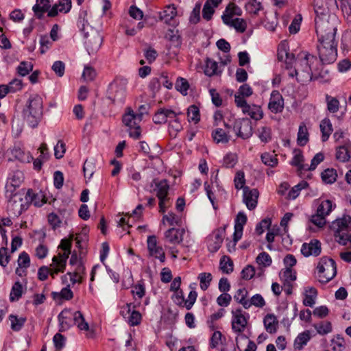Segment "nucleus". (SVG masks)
<instances>
[{
    "label": "nucleus",
    "instance_id": "c03bdc74",
    "mask_svg": "<svg viewBox=\"0 0 351 351\" xmlns=\"http://www.w3.org/2000/svg\"><path fill=\"white\" fill-rule=\"evenodd\" d=\"M321 176L324 183L332 184L337 180V173L334 169H327L322 173Z\"/></svg>",
    "mask_w": 351,
    "mask_h": 351
},
{
    "label": "nucleus",
    "instance_id": "5fc2aeb1",
    "mask_svg": "<svg viewBox=\"0 0 351 351\" xmlns=\"http://www.w3.org/2000/svg\"><path fill=\"white\" fill-rule=\"evenodd\" d=\"M308 184L306 181H302L294 186L288 193V197L291 199H295L300 194L302 189L306 188Z\"/></svg>",
    "mask_w": 351,
    "mask_h": 351
},
{
    "label": "nucleus",
    "instance_id": "e433bc0d",
    "mask_svg": "<svg viewBox=\"0 0 351 351\" xmlns=\"http://www.w3.org/2000/svg\"><path fill=\"white\" fill-rule=\"evenodd\" d=\"M248 295V292L245 288H241L237 291L234 295V299L242 304V306L245 308H249L248 300H247V297Z\"/></svg>",
    "mask_w": 351,
    "mask_h": 351
},
{
    "label": "nucleus",
    "instance_id": "6e6552de",
    "mask_svg": "<svg viewBox=\"0 0 351 351\" xmlns=\"http://www.w3.org/2000/svg\"><path fill=\"white\" fill-rule=\"evenodd\" d=\"M337 41L336 39L319 40L317 46L319 60L323 64L335 62L337 58Z\"/></svg>",
    "mask_w": 351,
    "mask_h": 351
},
{
    "label": "nucleus",
    "instance_id": "09e8293b",
    "mask_svg": "<svg viewBox=\"0 0 351 351\" xmlns=\"http://www.w3.org/2000/svg\"><path fill=\"white\" fill-rule=\"evenodd\" d=\"M73 320L74 322V325L79 329H89L88 324L85 322L81 312H75L73 314Z\"/></svg>",
    "mask_w": 351,
    "mask_h": 351
},
{
    "label": "nucleus",
    "instance_id": "20e7f679",
    "mask_svg": "<svg viewBox=\"0 0 351 351\" xmlns=\"http://www.w3.org/2000/svg\"><path fill=\"white\" fill-rule=\"evenodd\" d=\"M43 116V99L34 94L31 95L27 101L25 107L23 110V119L32 128L38 125Z\"/></svg>",
    "mask_w": 351,
    "mask_h": 351
},
{
    "label": "nucleus",
    "instance_id": "79ce46f5",
    "mask_svg": "<svg viewBox=\"0 0 351 351\" xmlns=\"http://www.w3.org/2000/svg\"><path fill=\"white\" fill-rule=\"evenodd\" d=\"M206 66L204 69V73L208 76H213L217 75L218 64L216 61L207 58L205 61Z\"/></svg>",
    "mask_w": 351,
    "mask_h": 351
},
{
    "label": "nucleus",
    "instance_id": "603ef678",
    "mask_svg": "<svg viewBox=\"0 0 351 351\" xmlns=\"http://www.w3.org/2000/svg\"><path fill=\"white\" fill-rule=\"evenodd\" d=\"M266 329H276L278 326V320L274 314H267L263 319Z\"/></svg>",
    "mask_w": 351,
    "mask_h": 351
},
{
    "label": "nucleus",
    "instance_id": "dca6fc26",
    "mask_svg": "<svg viewBox=\"0 0 351 351\" xmlns=\"http://www.w3.org/2000/svg\"><path fill=\"white\" fill-rule=\"evenodd\" d=\"M110 97L113 101H122L125 93V82L123 80H115L108 88Z\"/></svg>",
    "mask_w": 351,
    "mask_h": 351
},
{
    "label": "nucleus",
    "instance_id": "2f4dec72",
    "mask_svg": "<svg viewBox=\"0 0 351 351\" xmlns=\"http://www.w3.org/2000/svg\"><path fill=\"white\" fill-rule=\"evenodd\" d=\"M228 339L222 335L220 330H215L210 338V346L213 348H220L226 343H228Z\"/></svg>",
    "mask_w": 351,
    "mask_h": 351
},
{
    "label": "nucleus",
    "instance_id": "4be33fe9",
    "mask_svg": "<svg viewBox=\"0 0 351 351\" xmlns=\"http://www.w3.org/2000/svg\"><path fill=\"white\" fill-rule=\"evenodd\" d=\"M184 229L171 228L164 233L165 241L171 244H179L183 241Z\"/></svg>",
    "mask_w": 351,
    "mask_h": 351
},
{
    "label": "nucleus",
    "instance_id": "864d4df0",
    "mask_svg": "<svg viewBox=\"0 0 351 351\" xmlns=\"http://www.w3.org/2000/svg\"><path fill=\"white\" fill-rule=\"evenodd\" d=\"M69 287L70 285H68L66 287L62 289L60 292L53 293V298L56 300L60 298L66 300H71L73 297V293Z\"/></svg>",
    "mask_w": 351,
    "mask_h": 351
},
{
    "label": "nucleus",
    "instance_id": "9b49d317",
    "mask_svg": "<svg viewBox=\"0 0 351 351\" xmlns=\"http://www.w3.org/2000/svg\"><path fill=\"white\" fill-rule=\"evenodd\" d=\"M301 51L298 55V60L295 62L294 69H293V64L295 62V56L292 53L289 52L287 45L285 43H280L278 49V58L280 61H284L285 64V69L289 71L288 75L291 71L294 72L297 66V63L299 60V55L302 53Z\"/></svg>",
    "mask_w": 351,
    "mask_h": 351
},
{
    "label": "nucleus",
    "instance_id": "680f3d73",
    "mask_svg": "<svg viewBox=\"0 0 351 351\" xmlns=\"http://www.w3.org/2000/svg\"><path fill=\"white\" fill-rule=\"evenodd\" d=\"M141 314L134 308H132L128 317L129 324L131 326H137L141 323Z\"/></svg>",
    "mask_w": 351,
    "mask_h": 351
},
{
    "label": "nucleus",
    "instance_id": "72a5a7b5",
    "mask_svg": "<svg viewBox=\"0 0 351 351\" xmlns=\"http://www.w3.org/2000/svg\"><path fill=\"white\" fill-rule=\"evenodd\" d=\"M177 15L176 8L174 5H169L165 7V10L160 13V19L166 23H169Z\"/></svg>",
    "mask_w": 351,
    "mask_h": 351
},
{
    "label": "nucleus",
    "instance_id": "aec40b11",
    "mask_svg": "<svg viewBox=\"0 0 351 351\" xmlns=\"http://www.w3.org/2000/svg\"><path fill=\"white\" fill-rule=\"evenodd\" d=\"M258 195L257 189H250L248 186L243 188V202L249 210H254L256 207Z\"/></svg>",
    "mask_w": 351,
    "mask_h": 351
},
{
    "label": "nucleus",
    "instance_id": "13d9d810",
    "mask_svg": "<svg viewBox=\"0 0 351 351\" xmlns=\"http://www.w3.org/2000/svg\"><path fill=\"white\" fill-rule=\"evenodd\" d=\"M175 86L176 90L180 92L183 95H187L189 84L186 79L183 77H178Z\"/></svg>",
    "mask_w": 351,
    "mask_h": 351
},
{
    "label": "nucleus",
    "instance_id": "f3484780",
    "mask_svg": "<svg viewBox=\"0 0 351 351\" xmlns=\"http://www.w3.org/2000/svg\"><path fill=\"white\" fill-rule=\"evenodd\" d=\"M313 5L315 15H326L337 7L336 0H314Z\"/></svg>",
    "mask_w": 351,
    "mask_h": 351
},
{
    "label": "nucleus",
    "instance_id": "58836bf2",
    "mask_svg": "<svg viewBox=\"0 0 351 351\" xmlns=\"http://www.w3.org/2000/svg\"><path fill=\"white\" fill-rule=\"evenodd\" d=\"M308 141V132L304 123H301L299 126L297 142L300 146H304Z\"/></svg>",
    "mask_w": 351,
    "mask_h": 351
},
{
    "label": "nucleus",
    "instance_id": "423d86ee",
    "mask_svg": "<svg viewBox=\"0 0 351 351\" xmlns=\"http://www.w3.org/2000/svg\"><path fill=\"white\" fill-rule=\"evenodd\" d=\"M337 266L335 261L326 256L319 259L315 271V278L322 284H326L335 278Z\"/></svg>",
    "mask_w": 351,
    "mask_h": 351
},
{
    "label": "nucleus",
    "instance_id": "7ed1b4c3",
    "mask_svg": "<svg viewBox=\"0 0 351 351\" xmlns=\"http://www.w3.org/2000/svg\"><path fill=\"white\" fill-rule=\"evenodd\" d=\"M318 40L335 39L338 21L335 15H317L315 19Z\"/></svg>",
    "mask_w": 351,
    "mask_h": 351
},
{
    "label": "nucleus",
    "instance_id": "c85d7f7f",
    "mask_svg": "<svg viewBox=\"0 0 351 351\" xmlns=\"http://www.w3.org/2000/svg\"><path fill=\"white\" fill-rule=\"evenodd\" d=\"M50 1L51 0H36V4L32 8V10L38 19H42L44 14L49 10L51 7Z\"/></svg>",
    "mask_w": 351,
    "mask_h": 351
},
{
    "label": "nucleus",
    "instance_id": "a878e982",
    "mask_svg": "<svg viewBox=\"0 0 351 351\" xmlns=\"http://www.w3.org/2000/svg\"><path fill=\"white\" fill-rule=\"evenodd\" d=\"M182 113H176L170 109L160 108L155 113L153 121L156 124H162L167 122L168 118L174 117Z\"/></svg>",
    "mask_w": 351,
    "mask_h": 351
},
{
    "label": "nucleus",
    "instance_id": "f704fd0d",
    "mask_svg": "<svg viewBox=\"0 0 351 351\" xmlns=\"http://www.w3.org/2000/svg\"><path fill=\"white\" fill-rule=\"evenodd\" d=\"M171 119L172 120H170L169 122V132L171 137L176 138L178 134L183 129V127L180 119L178 118V115Z\"/></svg>",
    "mask_w": 351,
    "mask_h": 351
},
{
    "label": "nucleus",
    "instance_id": "49530a36",
    "mask_svg": "<svg viewBox=\"0 0 351 351\" xmlns=\"http://www.w3.org/2000/svg\"><path fill=\"white\" fill-rule=\"evenodd\" d=\"M220 269L226 274H230L233 271V262L230 257L223 256L219 263Z\"/></svg>",
    "mask_w": 351,
    "mask_h": 351
},
{
    "label": "nucleus",
    "instance_id": "0eeeda50",
    "mask_svg": "<svg viewBox=\"0 0 351 351\" xmlns=\"http://www.w3.org/2000/svg\"><path fill=\"white\" fill-rule=\"evenodd\" d=\"M151 187L158 199L159 212L164 213L170 206L169 184L166 179H154Z\"/></svg>",
    "mask_w": 351,
    "mask_h": 351
},
{
    "label": "nucleus",
    "instance_id": "de8ad7c7",
    "mask_svg": "<svg viewBox=\"0 0 351 351\" xmlns=\"http://www.w3.org/2000/svg\"><path fill=\"white\" fill-rule=\"evenodd\" d=\"M86 16L87 12L86 11H84L80 14L77 20V26L80 28V29L82 32H84V35L85 34V32H87V31L90 32V29H93L91 27L89 26Z\"/></svg>",
    "mask_w": 351,
    "mask_h": 351
},
{
    "label": "nucleus",
    "instance_id": "6ab92c4d",
    "mask_svg": "<svg viewBox=\"0 0 351 351\" xmlns=\"http://www.w3.org/2000/svg\"><path fill=\"white\" fill-rule=\"evenodd\" d=\"M247 222L246 215L241 212H239L235 219L234 232L233 234V243L232 247L234 248L237 243L241 239L243 235V226Z\"/></svg>",
    "mask_w": 351,
    "mask_h": 351
},
{
    "label": "nucleus",
    "instance_id": "ddd939ff",
    "mask_svg": "<svg viewBox=\"0 0 351 351\" xmlns=\"http://www.w3.org/2000/svg\"><path fill=\"white\" fill-rule=\"evenodd\" d=\"M147 243L149 255L158 259L161 263H164L165 261V253L162 247L158 244L156 236H149Z\"/></svg>",
    "mask_w": 351,
    "mask_h": 351
},
{
    "label": "nucleus",
    "instance_id": "a19ab883",
    "mask_svg": "<svg viewBox=\"0 0 351 351\" xmlns=\"http://www.w3.org/2000/svg\"><path fill=\"white\" fill-rule=\"evenodd\" d=\"M335 206L332 204V202L329 199L323 200L320 202L317 208V212L325 217L328 215L333 207Z\"/></svg>",
    "mask_w": 351,
    "mask_h": 351
},
{
    "label": "nucleus",
    "instance_id": "4c0bfd02",
    "mask_svg": "<svg viewBox=\"0 0 351 351\" xmlns=\"http://www.w3.org/2000/svg\"><path fill=\"white\" fill-rule=\"evenodd\" d=\"M226 25L233 27L237 32L243 33L246 30L247 23L241 18H235L229 21L228 23H225Z\"/></svg>",
    "mask_w": 351,
    "mask_h": 351
},
{
    "label": "nucleus",
    "instance_id": "9d476101",
    "mask_svg": "<svg viewBox=\"0 0 351 351\" xmlns=\"http://www.w3.org/2000/svg\"><path fill=\"white\" fill-rule=\"evenodd\" d=\"M85 45L89 54L96 53L100 48L103 38L95 29H90V32H85Z\"/></svg>",
    "mask_w": 351,
    "mask_h": 351
},
{
    "label": "nucleus",
    "instance_id": "5701e85b",
    "mask_svg": "<svg viewBox=\"0 0 351 351\" xmlns=\"http://www.w3.org/2000/svg\"><path fill=\"white\" fill-rule=\"evenodd\" d=\"M351 158V143L343 140L342 145L337 148L336 158L343 162H347Z\"/></svg>",
    "mask_w": 351,
    "mask_h": 351
},
{
    "label": "nucleus",
    "instance_id": "f8f14e48",
    "mask_svg": "<svg viewBox=\"0 0 351 351\" xmlns=\"http://www.w3.org/2000/svg\"><path fill=\"white\" fill-rule=\"evenodd\" d=\"M233 130L238 137L243 139L249 138L253 134L252 122L248 119H236L233 123Z\"/></svg>",
    "mask_w": 351,
    "mask_h": 351
},
{
    "label": "nucleus",
    "instance_id": "2eb2a0df",
    "mask_svg": "<svg viewBox=\"0 0 351 351\" xmlns=\"http://www.w3.org/2000/svg\"><path fill=\"white\" fill-rule=\"evenodd\" d=\"M226 226L215 230L208 239V248L211 252H216L221 247L225 236Z\"/></svg>",
    "mask_w": 351,
    "mask_h": 351
},
{
    "label": "nucleus",
    "instance_id": "c9c22d12",
    "mask_svg": "<svg viewBox=\"0 0 351 351\" xmlns=\"http://www.w3.org/2000/svg\"><path fill=\"white\" fill-rule=\"evenodd\" d=\"M310 339L311 335L308 330L300 333L294 341V348L298 350H302Z\"/></svg>",
    "mask_w": 351,
    "mask_h": 351
},
{
    "label": "nucleus",
    "instance_id": "c756f323",
    "mask_svg": "<svg viewBox=\"0 0 351 351\" xmlns=\"http://www.w3.org/2000/svg\"><path fill=\"white\" fill-rule=\"evenodd\" d=\"M212 137L216 143L226 144L230 140L229 131H226L222 128H217L212 132Z\"/></svg>",
    "mask_w": 351,
    "mask_h": 351
},
{
    "label": "nucleus",
    "instance_id": "e2e57ef3",
    "mask_svg": "<svg viewBox=\"0 0 351 351\" xmlns=\"http://www.w3.org/2000/svg\"><path fill=\"white\" fill-rule=\"evenodd\" d=\"M33 69V64L30 62H21L17 68L18 73L21 76H25Z\"/></svg>",
    "mask_w": 351,
    "mask_h": 351
},
{
    "label": "nucleus",
    "instance_id": "69168bd1",
    "mask_svg": "<svg viewBox=\"0 0 351 351\" xmlns=\"http://www.w3.org/2000/svg\"><path fill=\"white\" fill-rule=\"evenodd\" d=\"M237 156L235 154L229 153L223 158V165L226 168H232L237 162Z\"/></svg>",
    "mask_w": 351,
    "mask_h": 351
},
{
    "label": "nucleus",
    "instance_id": "39448f33",
    "mask_svg": "<svg viewBox=\"0 0 351 351\" xmlns=\"http://www.w3.org/2000/svg\"><path fill=\"white\" fill-rule=\"evenodd\" d=\"M330 228L337 242L351 247V217L343 215L332 222Z\"/></svg>",
    "mask_w": 351,
    "mask_h": 351
},
{
    "label": "nucleus",
    "instance_id": "3c124183",
    "mask_svg": "<svg viewBox=\"0 0 351 351\" xmlns=\"http://www.w3.org/2000/svg\"><path fill=\"white\" fill-rule=\"evenodd\" d=\"M23 287L19 282H16L11 289L10 300L11 302L17 301L21 297Z\"/></svg>",
    "mask_w": 351,
    "mask_h": 351
},
{
    "label": "nucleus",
    "instance_id": "0e129e2a",
    "mask_svg": "<svg viewBox=\"0 0 351 351\" xmlns=\"http://www.w3.org/2000/svg\"><path fill=\"white\" fill-rule=\"evenodd\" d=\"M234 186L235 188L238 190L245 188L244 186L245 183V174L242 171H239L237 172L234 179Z\"/></svg>",
    "mask_w": 351,
    "mask_h": 351
},
{
    "label": "nucleus",
    "instance_id": "393cba45",
    "mask_svg": "<svg viewBox=\"0 0 351 351\" xmlns=\"http://www.w3.org/2000/svg\"><path fill=\"white\" fill-rule=\"evenodd\" d=\"M71 8V0H60L58 4H55L47 11L49 17H55L58 12L67 13Z\"/></svg>",
    "mask_w": 351,
    "mask_h": 351
},
{
    "label": "nucleus",
    "instance_id": "a18cd8bd",
    "mask_svg": "<svg viewBox=\"0 0 351 351\" xmlns=\"http://www.w3.org/2000/svg\"><path fill=\"white\" fill-rule=\"evenodd\" d=\"M261 160L262 162L267 166H269L271 167H275L278 164V160L276 157V154H274V153L270 154L268 152H265L262 154L261 156Z\"/></svg>",
    "mask_w": 351,
    "mask_h": 351
},
{
    "label": "nucleus",
    "instance_id": "bb28decb",
    "mask_svg": "<svg viewBox=\"0 0 351 351\" xmlns=\"http://www.w3.org/2000/svg\"><path fill=\"white\" fill-rule=\"evenodd\" d=\"M131 293L134 298L133 308L139 307L141 305V300L145 295V287L143 284H137L132 287Z\"/></svg>",
    "mask_w": 351,
    "mask_h": 351
},
{
    "label": "nucleus",
    "instance_id": "052dcab7",
    "mask_svg": "<svg viewBox=\"0 0 351 351\" xmlns=\"http://www.w3.org/2000/svg\"><path fill=\"white\" fill-rule=\"evenodd\" d=\"M9 320L10 321L11 328L12 329H15L22 328L24 326L26 318L23 317H19L16 315H10L9 316Z\"/></svg>",
    "mask_w": 351,
    "mask_h": 351
},
{
    "label": "nucleus",
    "instance_id": "774afa93",
    "mask_svg": "<svg viewBox=\"0 0 351 351\" xmlns=\"http://www.w3.org/2000/svg\"><path fill=\"white\" fill-rule=\"evenodd\" d=\"M271 258L266 252L260 253L256 257V263L264 267H268L271 264Z\"/></svg>",
    "mask_w": 351,
    "mask_h": 351
},
{
    "label": "nucleus",
    "instance_id": "7c9ffc66",
    "mask_svg": "<svg viewBox=\"0 0 351 351\" xmlns=\"http://www.w3.org/2000/svg\"><path fill=\"white\" fill-rule=\"evenodd\" d=\"M243 113L249 115L252 119L260 120L263 117V112L260 106L248 105L243 110Z\"/></svg>",
    "mask_w": 351,
    "mask_h": 351
},
{
    "label": "nucleus",
    "instance_id": "ea45409f",
    "mask_svg": "<svg viewBox=\"0 0 351 351\" xmlns=\"http://www.w3.org/2000/svg\"><path fill=\"white\" fill-rule=\"evenodd\" d=\"M320 130L322 133V140L325 142L328 139L332 131V124L329 119H325L321 121Z\"/></svg>",
    "mask_w": 351,
    "mask_h": 351
},
{
    "label": "nucleus",
    "instance_id": "f03ea898",
    "mask_svg": "<svg viewBox=\"0 0 351 351\" xmlns=\"http://www.w3.org/2000/svg\"><path fill=\"white\" fill-rule=\"evenodd\" d=\"M19 183L12 179L5 185V195L8 199V210L13 217H19L26 210L30 204L31 197L29 196L32 189L27 192L24 189H19Z\"/></svg>",
    "mask_w": 351,
    "mask_h": 351
},
{
    "label": "nucleus",
    "instance_id": "f257e3e1",
    "mask_svg": "<svg viewBox=\"0 0 351 351\" xmlns=\"http://www.w3.org/2000/svg\"><path fill=\"white\" fill-rule=\"evenodd\" d=\"M323 65L317 57L306 51L299 55L297 66L293 71L289 73L291 77H295L298 82L305 84L317 79L328 80L329 71L320 67Z\"/></svg>",
    "mask_w": 351,
    "mask_h": 351
},
{
    "label": "nucleus",
    "instance_id": "8fccbe9b",
    "mask_svg": "<svg viewBox=\"0 0 351 351\" xmlns=\"http://www.w3.org/2000/svg\"><path fill=\"white\" fill-rule=\"evenodd\" d=\"M326 101L327 104V109L330 112L335 113L339 110V101L336 97L326 95Z\"/></svg>",
    "mask_w": 351,
    "mask_h": 351
},
{
    "label": "nucleus",
    "instance_id": "1a4fd4ad",
    "mask_svg": "<svg viewBox=\"0 0 351 351\" xmlns=\"http://www.w3.org/2000/svg\"><path fill=\"white\" fill-rule=\"evenodd\" d=\"M143 113H135L130 108L123 116V123L129 128V136L134 139H138L141 136V129L139 125L143 119Z\"/></svg>",
    "mask_w": 351,
    "mask_h": 351
},
{
    "label": "nucleus",
    "instance_id": "a211bd4d",
    "mask_svg": "<svg viewBox=\"0 0 351 351\" xmlns=\"http://www.w3.org/2000/svg\"><path fill=\"white\" fill-rule=\"evenodd\" d=\"M268 108L273 113H280L284 109V99L278 90H273L271 93Z\"/></svg>",
    "mask_w": 351,
    "mask_h": 351
},
{
    "label": "nucleus",
    "instance_id": "338daca9",
    "mask_svg": "<svg viewBox=\"0 0 351 351\" xmlns=\"http://www.w3.org/2000/svg\"><path fill=\"white\" fill-rule=\"evenodd\" d=\"M215 8V6L206 1L202 10L203 18L206 21L210 20Z\"/></svg>",
    "mask_w": 351,
    "mask_h": 351
},
{
    "label": "nucleus",
    "instance_id": "4d7b16f0",
    "mask_svg": "<svg viewBox=\"0 0 351 351\" xmlns=\"http://www.w3.org/2000/svg\"><path fill=\"white\" fill-rule=\"evenodd\" d=\"M198 278L200 281V288L203 291H206L212 280V275L210 273H201L199 274Z\"/></svg>",
    "mask_w": 351,
    "mask_h": 351
},
{
    "label": "nucleus",
    "instance_id": "37998d69",
    "mask_svg": "<svg viewBox=\"0 0 351 351\" xmlns=\"http://www.w3.org/2000/svg\"><path fill=\"white\" fill-rule=\"evenodd\" d=\"M187 117L189 122L197 123L200 120L199 108L195 105L190 106L187 109Z\"/></svg>",
    "mask_w": 351,
    "mask_h": 351
},
{
    "label": "nucleus",
    "instance_id": "cd10ccee",
    "mask_svg": "<svg viewBox=\"0 0 351 351\" xmlns=\"http://www.w3.org/2000/svg\"><path fill=\"white\" fill-rule=\"evenodd\" d=\"M233 317L232 320V329H240L247 326V320L246 316L243 313L242 310L237 309L232 311Z\"/></svg>",
    "mask_w": 351,
    "mask_h": 351
},
{
    "label": "nucleus",
    "instance_id": "4468645a",
    "mask_svg": "<svg viewBox=\"0 0 351 351\" xmlns=\"http://www.w3.org/2000/svg\"><path fill=\"white\" fill-rule=\"evenodd\" d=\"M71 254V250H63L52 258V278L55 277L59 272H63L66 267L67 259Z\"/></svg>",
    "mask_w": 351,
    "mask_h": 351
},
{
    "label": "nucleus",
    "instance_id": "473e14b6",
    "mask_svg": "<svg viewBox=\"0 0 351 351\" xmlns=\"http://www.w3.org/2000/svg\"><path fill=\"white\" fill-rule=\"evenodd\" d=\"M293 166L298 167L300 172L302 171H307V165L304 164V157L302 152L300 149L294 150V156L291 162Z\"/></svg>",
    "mask_w": 351,
    "mask_h": 351
},
{
    "label": "nucleus",
    "instance_id": "412c9836",
    "mask_svg": "<svg viewBox=\"0 0 351 351\" xmlns=\"http://www.w3.org/2000/svg\"><path fill=\"white\" fill-rule=\"evenodd\" d=\"M301 253L306 257L317 256L321 253V243L317 239H312L309 243H303Z\"/></svg>",
    "mask_w": 351,
    "mask_h": 351
},
{
    "label": "nucleus",
    "instance_id": "bf43d9fd",
    "mask_svg": "<svg viewBox=\"0 0 351 351\" xmlns=\"http://www.w3.org/2000/svg\"><path fill=\"white\" fill-rule=\"evenodd\" d=\"M249 308L254 306L258 308H263L265 305V301L261 294H255L250 300H248Z\"/></svg>",
    "mask_w": 351,
    "mask_h": 351
},
{
    "label": "nucleus",
    "instance_id": "b1692460",
    "mask_svg": "<svg viewBox=\"0 0 351 351\" xmlns=\"http://www.w3.org/2000/svg\"><path fill=\"white\" fill-rule=\"evenodd\" d=\"M242 14L241 9L234 3H230L226 8L221 16L223 23H228L229 21L237 18Z\"/></svg>",
    "mask_w": 351,
    "mask_h": 351
},
{
    "label": "nucleus",
    "instance_id": "6e6d98bb",
    "mask_svg": "<svg viewBox=\"0 0 351 351\" xmlns=\"http://www.w3.org/2000/svg\"><path fill=\"white\" fill-rule=\"evenodd\" d=\"M271 128L267 126H263L258 130V136L262 142L267 143L271 138Z\"/></svg>",
    "mask_w": 351,
    "mask_h": 351
}]
</instances>
